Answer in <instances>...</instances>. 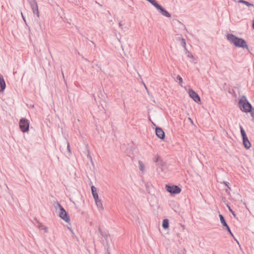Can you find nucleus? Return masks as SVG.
<instances>
[{
  "label": "nucleus",
  "mask_w": 254,
  "mask_h": 254,
  "mask_svg": "<svg viewBox=\"0 0 254 254\" xmlns=\"http://www.w3.org/2000/svg\"><path fill=\"white\" fill-rule=\"evenodd\" d=\"M29 2L33 12L35 13L37 17H39V12L38 11V4L36 0H27Z\"/></svg>",
  "instance_id": "0eeeda50"
},
{
  "label": "nucleus",
  "mask_w": 254,
  "mask_h": 254,
  "mask_svg": "<svg viewBox=\"0 0 254 254\" xmlns=\"http://www.w3.org/2000/svg\"><path fill=\"white\" fill-rule=\"evenodd\" d=\"M152 124H153V125L154 126H155V125L154 124V123H152Z\"/></svg>",
  "instance_id": "79ce46f5"
},
{
  "label": "nucleus",
  "mask_w": 254,
  "mask_h": 254,
  "mask_svg": "<svg viewBox=\"0 0 254 254\" xmlns=\"http://www.w3.org/2000/svg\"><path fill=\"white\" fill-rule=\"evenodd\" d=\"M223 184H224L226 186H227V188H228V189H229V190H230V189H231L230 187H229V183L228 182L224 181V182H223Z\"/></svg>",
  "instance_id": "7c9ffc66"
},
{
  "label": "nucleus",
  "mask_w": 254,
  "mask_h": 254,
  "mask_svg": "<svg viewBox=\"0 0 254 254\" xmlns=\"http://www.w3.org/2000/svg\"><path fill=\"white\" fill-rule=\"evenodd\" d=\"M251 115L252 117H254V114L253 113H251Z\"/></svg>",
  "instance_id": "4c0bfd02"
},
{
  "label": "nucleus",
  "mask_w": 254,
  "mask_h": 254,
  "mask_svg": "<svg viewBox=\"0 0 254 254\" xmlns=\"http://www.w3.org/2000/svg\"><path fill=\"white\" fill-rule=\"evenodd\" d=\"M227 39L231 44H234L237 47L249 49L246 41L242 38H239L232 34H228L227 35Z\"/></svg>",
  "instance_id": "f257e3e1"
},
{
  "label": "nucleus",
  "mask_w": 254,
  "mask_h": 254,
  "mask_svg": "<svg viewBox=\"0 0 254 254\" xmlns=\"http://www.w3.org/2000/svg\"><path fill=\"white\" fill-rule=\"evenodd\" d=\"M43 230H44V232H45V233H48V228H47V227H45H45L43 228Z\"/></svg>",
  "instance_id": "2f4dec72"
},
{
  "label": "nucleus",
  "mask_w": 254,
  "mask_h": 254,
  "mask_svg": "<svg viewBox=\"0 0 254 254\" xmlns=\"http://www.w3.org/2000/svg\"><path fill=\"white\" fill-rule=\"evenodd\" d=\"M6 87L5 82L3 76L0 75V92H3Z\"/></svg>",
  "instance_id": "9b49d317"
},
{
  "label": "nucleus",
  "mask_w": 254,
  "mask_h": 254,
  "mask_svg": "<svg viewBox=\"0 0 254 254\" xmlns=\"http://www.w3.org/2000/svg\"><path fill=\"white\" fill-rule=\"evenodd\" d=\"M181 40V45L186 50V40L184 38H182L180 39Z\"/></svg>",
  "instance_id": "412c9836"
},
{
  "label": "nucleus",
  "mask_w": 254,
  "mask_h": 254,
  "mask_svg": "<svg viewBox=\"0 0 254 254\" xmlns=\"http://www.w3.org/2000/svg\"><path fill=\"white\" fill-rule=\"evenodd\" d=\"M177 79L179 81V83L182 86V83L183 82L182 78L180 75H178L177 77Z\"/></svg>",
  "instance_id": "393cba45"
},
{
  "label": "nucleus",
  "mask_w": 254,
  "mask_h": 254,
  "mask_svg": "<svg viewBox=\"0 0 254 254\" xmlns=\"http://www.w3.org/2000/svg\"><path fill=\"white\" fill-rule=\"evenodd\" d=\"M95 203H96L97 207H98V209H101L102 210H103L104 209V207L103 206L102 203L101 199L100 200L96 201Z\"/></svg>",
  "instance_id": "dca6fc26"
},
{
  "label": "nucleus",
  "mask_w": 254,
  "mask_h": 254,
  "mask_svg": "<svg viewBox=\"0 0 254 254\" xmlns=\"http://www.w3.org/2000/svg\"><path fill=\"white\" fill-rule=\"evenodd\" d=\"M38 223V228L41 230H43V228L45 227L42 223L39 222H37Z\"/></svg>",
  "instance_id": "bb28decb"
},
{
  "label": "nucleus",
  "mask_w": 254,
  "mask_h": 254,
  "mask_svg": "<svg viewBox=\"0 0 254 254\" xmlns=\"http://www.w3.org/2000/svg\"><path fill=\"white\" fill-rule=\"evenodd\" d=\"M98 231L100 234V235L102 237V239L103 242L105 241L107 246L108 247L109 244H108V233L106 232H103L100 227H98Z\"/></svg>",
  "instance_id": "1a4fd4ad"
},
{
  "label": "nucleus",
  "mask_w": 254,
  "mask_h": 254,
  "mask_svg": "<svg viewBox=\"0 0 254 254\" xmlns=\"http://www.w3.org/2000/svg\"><path fill=\"white\" fill-rule=\"evenodd\" d=\"M142 83H143V85H144V87L146 88V85H145V83H144V82H142Z\"/></svg>",
  "instance_id": "ea45409f"
},
{
  "label": "nucleus",
  "mask_w": 254,
  "mask_h": 254,
  "mask_svg": "<svg viewBox=\"0 0 254 254\" xmlns=\"http://www.w3.org/2000/svg\"><path fill=\"white\" fill-rule=\"evenodd\" d=\"M151 4L155 7L162 15L168 18L171 17V14L164 9L162 6L159 4L156 0H154Z\"/></svg>",
  "instance_id": "20e7f679"
},
{
  "label": "nucleus",
  "mask_w": 254,
  "mask_h": 254,
  "mask_svg": "<svg viewBox=\"0 0 254 254\" xmlns=\"http://www.w3.org/2000/svg\"><path fill=\"white\" fill-rule=\"evenodd\" d=\"M119 27L121 28V29H123V24L122 23V22L121 21H120L119 23Z\"/></svg>",
  "instance_id": "473e14b6"
},
{
  "label": "nucleus",
  "mask_w": 254,
  "mask_h": 254,
  "mask_svg": "<svg viewBox=\"0 0 254 254\" xmlns=\"http://www.w3.org/2000/svg\"><path fill=\"white\" fill-rule=\"evenodd\" d=\"M243 143L246 149H249L251 147V143L248 139V137L243 138Z\"/></svg>",
  "instance_id": "f8f14e48"
},
{
  "label": "nucleus",
  "mask_w": 254,
  "mask_h": 254,
  "mask_svg": "<svg viewBox=\"0 0 254 254\" xmlns=\"http://www.w3.org/2000/svg\"><path fill=\"white\" fill-rule=\"evenodd\" d=\"M229 189H226V190H225V191H226V192L227 193H229Z\"/></svg>",
  "instance_id": "e433bc0d"
},
{
  "label": "nucleus",
  "mask_w": 254,
  "mask_h": 254,
  "mask_svg": "<svg viewBox=\"0 0 254 254\" xmlns=\"http://www.w3.org/2000/svg\"><path fill=\"white\" fill-rule=\"evenodd\" d=\"M226 229L228 231V232H229V233L234 238V236L233 234V233H232L230 229V227H229L228 225L226 226L225 227Z\"/></svg>",
  "instance_id": "4be33fe9"
},
{
  "label": "nucleus",
  "mask_w": 254,
  "mask_h": 254,
  "mask_svg": "<svg viewBox=\"0 0 254 254\" xmlns=\"http://www.w3.org/2000/svg\"><path fill=\"white\" fill-rule=\"evenodd\" d=\"M66 143L67 144V149L69 153V155H71V150H70V148L69 143L68 141H66Z\"/></svg>",
  "instance_id": "b1692460"
},
{
  "label": "nucleus",
  "mask_w": 254,
  "mask_h": 254,
  "mask_svg": "<svg viewBox=\"0 0 254 254\" xmlns=\"http://www.w3.org/2000/svg\"><path fill=\"white\" fill-rule=\"evenodd\" d=\"M108 254H110V253H109Z\"/></svg>",
  "instance_id": "37998d69"
},
{
  "label": "nucleus",
  "mask_w": 254,
  "mask_h": 254,
  "mask_svg": "<svg viewBox=\"0 0 254 254\" xmlns=\"http://www.w3.org/2000/svg\"><path fill=\"white\" fill-rule=\"evenodd\" d=\"M239 106L244 112H251L253 109L252 105L249 103L245 96H243L239 101Z\"/></svg>",
  "instance_id": "f03ea898"
},
{
  "label": "nucleus",
  "mask_w": 254,
  "mask_h": 254,
  "mask_svg": "<svg viewBox=\"0 0 254 254\" xmlns=\"http://www.w3.org/2000/svg\"><path fill=\"white\" fill-rule=\"evenodd\" d=\"M219 218H220V222L222 223V225L224 227H225V226H227L228 224H227V223H226V222L225 221V219L224 217H223V216L222 214H220L219 215Z\"/></svg>",
  "instance_id": "4468645a"
},
{
  "label": "nucleus",
  "mask_w": 254,
  "mask_h": 254,
  "mask_svg": "<svg viewBox=\"0 0 254 254\" xmlns=\"http://www.w3.org/2000/svg\"><path fill=\"white\" fill-rule=\"evenodd\" d=\"M186 50V54H188L187 55V56L189 58H193V56L191 54V53L188 51L187 49Z\"/></svg>",
  "instance_id": "a878e982"
},
{
  "label": "nucleus",
  "mask_w": 254,
  "mask_h": 254,
  "mask_svg": "<svg viewBox=\"0 0 254 254\" xmlns=\"http://www.w3.org/2000/svg\"><path fill=\"white\" fill-rule=\"evenodd\" d=\"M240 131L242 138L247 137L246 133L242 126H240Z\"/></svg>",
  "instance_id": "a211bd4d"
},
{
  "label": "nucleus",
  "mask_w": 254,
  "mask_h": 254,
  "mask_svg": "<svg viewBox=\"0 0 254 254\" xmlns=\"http://www.w3.org/2000/svg\"><path fill=\"white\" fill-rule=\"evenodd\" d=\"M93 198L94 199L95 202L100 200L99 198L98 194L93 196Z\"/></svg>",
  "instance_id": "c85d7f7f"
},
{
  "label": "nucleus",
  "mask_w": 254,
  "mask_h": 254,
  "mask_svg": "<svg viewBox=\"0 0 254 254\" xmlns=\"http://www.w3.org/2000/svg\"><path fill=\"white\" fill-rule=\"evenodd\" d=\"M240 131L242 138L247 137L246 133L242 126H240Z\"/></svg>",
  "instance_id": "6ab92c4d"
},
{
  "label": "nucleus",
  "mask_w": 254,
  "mask_h": 254,
  "mask_svg": "<svg viewBox=\"0 0 254 254\" xmlns=\"http://www.w3.org/2000/svg\"><path fill=\"white\" fill-rule=\"evenodd\" d=\"M155 133L157 136L159 138L161 139H164L165 138V132L161 128L156 127L155 128Z\"/></svg>",
  "instance_id": "9d476101"
},
{
  "label": "nucleus",
  "mask_w": 254,
  "mask_h": 254,
  "mask_svg": "<svg viewBox=\"0 0 254 254\" xmlns=\"http://www.w3.org/2000/svg\"><path fill=\"white\" fill-rule=\"evenodd\" d=\"M55 207L56 209H57L58 207L60 209V217L63 220H64L65 222H68L70 220L69 216L64 208L59 202H57L56 204Z\"/></svg>",
  "instance_id": "7ed1b4c3"
},
{
  "label": "nucleus",
  "mask_w": 254,
  "mask_h": 254,
  "mask_svg": "<svg viewBox=\"0 0 254 254\" xmlns=\"http://www.w3.org/2000/svg\"><path fill=\"white\" fill-rule=\"evenodd\" d=\"M146 0L148 1V2H149L150 3H151L154 0Z\"/></svg>",
  "instance_id": "f704fd0d"
},
{
  "label": "nucleus",
  "mask_w": 254,
  "mask_h": 254,
  "mask_svg": "<svg viewBox=\"0 0 254 254\" xmlns=\"http://www.w3.org/2000/svg\"><path fill=\"white\" fill-rule=\"evenodd\" d=\"M138 164H139V170L140 171H141L142 172H143L144 171V164H143V162L141 161H139Z\"/></svg>",
  "instance_id": "aec40b11"
},
{
  "label": "nucleus",
  "mask_w": 254,
  "mask_h": 254,
  "mask_svg": "<svg viewBox=\"0 0 254 254\" xmlns=\"http://www.w3.org/2000/svg\"><path fill=\"white\" fill-rule=\"evenodd\" d=\"M93 198L94 199L95 202L100 200L99 198L98 194L93 196Z\"/></svg>",
  "instance_id": "cd10ccee"
},
{
  "label": "nucleus",
  "mask_w": 254,
  "mask_h": 254,
  "mask_svg": "<svg viewBox=\"0 0 254 254\" xmlns=\"http://www.w3.org/2000/svg\"><path fill=\"white\" fill-rule=\"evenodd\" d=\"M169 220L167 219H165L163 220L162 222V227L164 229H167L169 228Z\"/></svg>",
  "instance_id": "ddd939ff"
},
{
  "label": "nucleus",
  "mask_w": 254,
  "mask_h": 254,
  "mask_svg": "<svg viewBox=\"0 0 254 254\" xmlns=\"http://www.w3.org/2000/svg\"><path fill=\"white\" fill-rule=\"evenodd\" d=\"M62 73L63 76L64 78V72L63 71H62Z\"/></svg>",
  "instance_id": "58836bf2"
},
{
  "label": "nucleus",
  "mask_w": 254,
  "mask_h": 254,
  "mask_svg": "<svg viewBox=\"0 0 254 254\" xmlns=\"http://www.w3.org/2000/svg\"><path fill=\"white\" fill-rule=\"evenodd\" d=\"M161 160V158L159 156H157L156 158L154 159V161L155 162H157Z\"/></svg>",
  "instance_id": "c756f323"
},
{
  "label": "nucleus",
  "mask_w": 254,
  "mask_h": 254,
  "mask_svg": "<svg viewBox=\"0 0 254 254\" xmlns=\"http://www.w3.org/2000/svg\"><path fill=\"white\" fill-rule=\"evenodd\" d=\"M19 127L23 132H27L29 129V122L25 118H22L19 123Z\"/></svg>",
  "instance_id": "39448f33"
},
{
  "label": "nucleus",
  "mask_w": 254,
  "mask_h": 254,
  "mask_svg": "<svg viewBox=\"0 0 254 254\" xmlns=\"http://www.w3.org/2000/svg\"><path fill=\"white\" fill-rule=\"evenodd\" d=\"M238 2L245 4L249 7H250V6L254 7V4H253V3H250L249 2L244 0H238Z\"/></svg>",
  "instance_id": "2eb2a0df"
},
{
  "label": "nucleus",
  "mask_w": 254,
  "mask_h": 254,
  "mask_svg": "<svg viewBox=\"0 0 254 254\" xmlns=\"http://www.w3.org/2000/svg\"><path fill=\"white\" fill-rule=\"evenodd\" d=\"M91 189L93 196L98 194L97 192V189L96 187H95L94 186H92L91 187Z\"/></svg>",
  "instance_id": "f3484780"
},
{
  "label": "nucleus",
  "mask_w": 254,
  "mask_h": 254,
  "mask_svg": "<svg viewBox=\"0 0 254 254\" xmlns=\"http://www.w3.org/2000/svg\"><path fill=\"white\" fill-rule=\"evenodd\" d=\"M21 15H22V17L23 19V20H24V21L26 22L25 18V17H24V16L23 15V14H22V12H21Z\"/></svg>",
  "instance_id": "72a5a7b5"
},
{
  "label": "nucleus",
  "mask_w": 254,
  "mask_h": 254,
  "mask_svg": "<svg viewBox=\"0 0 254 254\" xmlns=\"http://www.w3.org/2000/svg\"><path fill=\"white\" fill-rule=\"evenodd\" d=\"M227 206L228 207L229 211L232 213L234 217H236V214L235 213V212L231 209V208L230 206H229L228 205H227Z\"/></svg>",
  "instance_id": "5701e85b"
},
{
  "label": "nucleus",
  "mask_w": 254,
  "mask_h": 254,
  "mask_svg": "<svg viewBox=\"0 0 254 254\" xmlns=\"http://www.w3.org/2000/svg\"><path fill=\"white\" fill-rule=\"evenodd\" d=\"M252 27L253 29H254V20H253V22Z\"/></svg>",
  "instance_id": "c9c22d12"
},
{
  "label": "nucleus",
  "mask_w": 254,
  "mask_h": 254,
  "mask_svg": "<svg viewBox=\"0 0 254 254\" xmlns=\"http://www.w3.org/2000/svg\"><path fill=\"white\" fill-rule=\"evenodd\" d=\"M89 157H90V158L92 160V158H91V157L90 155H89Z\"/></svg>",
  "instance_id": "a19ab883"
},
{
  "label": "nucleus",
  "mask_w": 254,
  "mask_h": 254,
  "mask_svg": "<svg viewBox=\"0 0 254 254\" xmlns=\"http://www.w3.org/2000/svg\"><path fill=\"white\" fill-rule=\"evenodd\" d=\"M189 94L190 96L195 102L199 103L200 102V98L198 95L194 90L192 89H189Z\"/></svg>",
  "instance_id": "6e6552de"
},
{
  "label": "nucleus",
  "mask_w": 254,
  "mask_h": 254,
  "mask_svg": "<svg viewBox=\"0 0 254 254\" xmlns=\"http://www.w3.org/2000/svg\"><path fill=\"white\" fill-rule=\"evenodd\" d=\"M165 188L167 191L171 194H178L181 191V189L176 185H166Z\"/></svg>",
  "instance_id": "423d86ee"
}]
</instances>
